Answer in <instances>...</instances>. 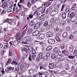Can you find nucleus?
<instances>
[{
	"instance_id": "obj_4",
	"label": "nucleus",
	"mask_w": 77,
	"mask_h": 77,
	"mask_svg": "<svg viewBox=\"0 0 77 77\" xmlns=\"http://www.w3.org/2000/svg\"><path fill=\"white\" fill-rule=\"evenodd\" d=\"M58 12H59V10L57 9H55L52 11L50 15L51 16H53V15L58 14Z\"/></svg>"
},
{
	"instance_id": "obj_18",
	"label": "nucleus",
	"mask_w": 77,
	"mask_h": 77,
	"mask_svg": "<svg viewBox=\"0 0 77 77\" xmlns=\"http://www.w3.org/2000/svg\"><path fill=\"white\" fill-rule=\"evenodd\" d=\"M11 62H12V60H11V58H9L8 59V60L7 61V62L5 63V66L8 65L9 63H11Z\"/></svg>"
},
{
	"instance_id": "obj_33",
	"label": "nucleus",
	"mask_w": 77,
	"mask_h": 77,
	"mask_svg": "<svg viewBox=\"0 0 77 77\" xmlns=\"http://www.w3.org/2000/svg\"><path fill=\"white\" fill-rule=\"evenodd\" d=\"M11 64L12 65H20V64L19 63H17V62H16V61H13L12 63H11Z\"/></svg>"
},
{
	"instance_id": "obj_54",
	"label": "nucleus",
	"mask_w": 77,
	"mask_h": 77,
	"mask_svg": "<svg viewBox=\"0 0 77 77\" xmlns=\"http://www.w3.org/2000/svg\"><path fill=\"white\" fill-rule=\"evenodd\" d=\"M5 50H3L1 51V55L2 56H3L4 55V53H5Z\"/></svg>"
},
{
	"instance_id": "obj_8",
	"label": "nucleus",
	"mask_w": 77,
	"mask_h": 77,
	"mask_svg": "<svg viewBox=\"0 0 77 77\" xmlns=\"http://www.w3.org/2000/svg\"><path fill=\"white\" fill-rule=\"evenodd\" d=\"M27 48H24L23 49V51H24L25 52V53L24 54V56L25 57H27V56H28V52L27 51Z\"/></svg>"
},
{
	"instance_id": "obj_40",
	"label": "nucleus",
	"mask_w": 77,
	"mask_h": 77,
	"mask_svg": "<svg viewBox=\"0 0 77 77\" xmlns=\"http://www.w3.org/2000/svg\"><path fill=\"white\" fill-rule=\"evenodd\" d=\"M48 22L47 21H45L44 23L43 24V26H44L45 27H46V26H48Z\"/></svg>"
},
{
	"instance_id": "obj_5",
	"label": "nucleus",
	"mask_w": 77,
	"mask_h": 77,
	"mask_svg": "<svg viewBox=\"0 0 77 77\" xmlns=\"http://www.w3.org/2000/svg\"><path fill=\"white\" fill-rule=\"evenodd\" d=\"M45 37V35L44 34H40L39 35L37 36V38L38 39H41V40L44 39Z\"/></svg>"
},
{
	"instance_id": "obj_41",
	"label": "nucleus",
	"mask_w": 77,
	"mask_h": 77,
	"mask_svg": "<svg viewBox=\"0 0 77 77\" xmlns=\"http://www.w3.org/2000/svg\"><path fill=\"white\" fill-rule=\"evenodd\" d=\"M32 54H36V51H35V50L34 49H32Z\"/></svg>"
},
{
	"instance_id": "obj_11",
	"label": "nucleus",
	"mask_w": 77,
	"mask_h": 77,
	"mask_svg": "<svg viewBox=\"0 0 77 77\" xmlns=\"http://www.w3.org/2000/svg\"><path fill=\"white\" fill-rule=\"evenodd\" d=\"M46 35L48 37L50 38L53 36V34L51 32L49 31L47 32Z\"/></svg>"
},
{
	"instance_id": "obj_22",
	"label": "nucleus",
	"mask_w": 77,
	"mask_h": 77,
	"mask_svg": "<svg viewBox=\"0 0 77 77\" xmlns=\"http://www.w3.org/2000/svg\"><path fill=\"white\" fill-rule=\"evenodd\" d=\"M35 24V22L33 20H32L29 23V24L30 26H33Z\"/></svg>"
},
{
	"instance_id": "obj_42",
	"label": "nucleus",
	"mask_w": 77,
	"mask_h": 77,
	"mask_svg": "<svg viewBox=\"0 0 77 77\" xmlns=\"http://www.w3.org/2000/svg\"><path fill=\"white\" fill-rule=\"evenodd\" d=\"M36 57V55H32L31 56V58L32 60H35Z\"/></svg>"
},
{
	"instance_id": "obj_2",
	"label": "nucleus",
	"mask_w": 77,
	"mask_h": 77,
	"mask_svg": "<svg viewBox=\"0 0 77 77\" xmlns=\"http://www.w3.org/2000/svg\"><path fill=\"white\" fill-rule=\"evenodd\" d=\"M30 40H31L30 37L29 36H26L23 39V42H22V44H27V42H26L30 41Z\"/></svg>"
},
{
	"instance_id": "obj_56",
	"label": "nucleus",
	"mask_w": 77,
	"mask_h": 77,
	"mask_svg": "<svg viewBox=\"0 0 77 77\" xmlns=\"http://www.w3.org/2000/svg\"><path fill=\"white\" fill-rule=\"evenodd\" d=\"M14 18L15 20H18V19H19L18 16L16 15H15L14 16Z\"/></svg>"
},
{
	"instance_id": "obj_24",
	"label": "nucleus",
	"mask_w": 77,
	"mask_h": 77,
	"mask_svg": "<svg viewBox=\"0 0 77 77\" xmlns=\"http://www.w3.org/2000/svg\"><path fill=\"white\" fill-rule=\"evenodd\" d=\"M46 51H51L52 50V47L51 46H49L46 49Z\"/></svg>"
},
{
	"instance_id": "obj_47",
	"label": "nucleus",
	"mask_w": 77,
	"mask_h": 77,
	"mask_svg": "<svg viewBox=\"0 0 77 77\" xmlns=\"http://www.w3.org/2000/svg\"><path fill=\"white\" fill-rule=\"evenodd\" d=\"M74 56H69L68 57V58L70 59H74Z\"/></svg>"
},
{
	"instance_id": "obj_60",
	"label": "nucleus",
	"mask_w": 77,
	"mask_h": 77,
	"mask_svg": "<svg viewBox=\"0 0 77 77\" xmlns=\"http://www.w3.org/2000/svg\"><path fill=\"white\" fill-rule=\"evenodd\" d=\"M50 11L48 9V8L47 9V10L45 11V13L46 14H48V12Z\"/></svg>"
},
{
	"instance_id": "obj_55",
	"label": "nucleus",
	"mask_w": 77,
	"mask_h": 77,
	"mask_svg": "<svg viewBox=\"0 0 77 77\" xmlns=\"http://www.w3.org/2000/svg\"><path fill=\"white\" fill-rule=\"evenodd\" d=\"M64 5H63L62 7H61V10H60V11H63V8H64Z\"/></svg>"
},
{
	"instance_id": "obj_12",
	"label": "nucleus",
	"mask_w": 77,
	"mask_h": 77,
	"mask_svg": "<svg viewBox=\"0 0 77 77\" xmlns=\"http://www.w3.org/2000/svg\"><path fill=\"white\" fill-rule=\"evenodd\" d=\"M39 34V31L38 30L35 31L34 32H33L32 33V36H36V35H38Z\"/></svg>"
},
{
	"instance_id": "obj_23",
	"label": "nucleus",
	"mask_w": 77,
	"mask_h": 77,
	"mask_svg": "<svg viewBox=\"0 0 77 77\" xmlns=\"http://www.w3.org/2000/svg\"><path fill=\"white\" fill-rule=\"evenodd\" d=\"M51 28H52V25L49 24L46 27V29L48 30H50V29H51Z\"/></svg>"
},
{
	"instance_id": "obj_37",
	"label": "nucleus",
	"mask_w": 77,
	"mask_h": 77,
	"mask_svg": "<svg viewBox=\"0 0 77 77\" xmlns=\"http://www.w3.org/2000/svg\"><path fill=\"white\" fill-rule=\"evenodd\" d=\"M38 56L39 59H43V57H42V54L40 53L38 54Z\"/></svg>"
},
{
	"instance_id": "obj_13",
	"label": "nucleus",
	"mask_w": 77,
	"mask_h": 77,
	"mask_svg": "<svg viewBox=\"0 0 77 77\" xmlns=\"http://www.w3.org/2000/svg\"><path fill=\"white\" fill-rule=\"evenodd\" d=\"M8 5V3L6 2H5L2 4V7L3 9H5V8H7Z\"/></svg>"
},
{
	"instance_id": "obj_21",
	"label": "nucleus",
	"mask_w": 77,
	"mask_h": 77,
	"mask_svg": "<svg viewBox=\"0 0 77 77\" xmlns=\"http://www.w3.org/2000/svg\"><path fill=\"white\" fill-rule=\"evenodd\" d=\"M11 39V37H8L4 39V41L5 42H9V41Z\"/></svg>"
},
{
	"instance_id": "obj_35",
	"label": "nucleus",
	"mask_w": 77,
	"mask_h": 77,
	"mask_svg": "<svg viewBox=\"0 0 77 77\" xmlns=\"http://www.w3.org/2000/svg\"><path fill=\"white\" fill-rule=\"evenodd\" d=\"M33 70L32 69H29L28 71V72L29 74H31V73L33 72Z\"/></svg>"
},
{
	"instance_id": "obj_52",
	"label": "nucleus",
	"mask_w": 77,
	"mask_h": 77,
	"mask_svg": "<svg viewBox=\"0 0 77 77\" xmlns=\"http://www.w3.org/2000/svg\"><path fill=\"white\" fill-rule=\"evenodd\" d=\"M35 60H36V62H39L40 61V60H39V57H37V58Z\"/></svg>"
},
{
	"instance_id": "obj_15",
	"label": "nucleus",
	"mask_w": 77,
	"mask_h": 77,
	"mask_svg": "<svg viewBox=\"0 0 77 77\" xmlns=\"http://www.w3.org/2000/svg\"><path fill=\"white\" fill-rule=\"evenodd\" d=\"M4 46L3 48L4 50L5 49H7L8 48L9 45H8V42H5L4 43Z\"/></svg>"
},
{
	"instance_id": "obj_28",
	"label": "nucleus",
	"mask_w": 77,
	"mask_h": 77,
	"mask_svg": "<svg viewBox=\"0 0 77 77\" xmlns=\"http://www.w3.org/2000/svg\"><path fill=\"white\" fill-rule=\"evenodd\" d=\"M56 66L57 68H61V64L60 63H58L56 64Z\"/></svg>"
},
{
	"instance_id": "obj_25",
	"label": "nucleus",
	"mask_w": 77,
	"mask_h": 77,
	"mask_svg": "<svg viewBox=\"0 0 77 77\" xmlns=\"http://www.w3.org/2000/svg\"><path fill=\"white\" fill-rule=\"evenodd\" d=\"M66 14L65 12H63L62 13V17L63 20L66 18Z\"/></svg>"
},
{
	"instance_id": "obj_48",
	"label": "nucleus",
	"mask_w": 77,
	"mask_h": 77,
	"mask_svg": "<svg viewBox=\"0 0 77 77\" xmlns=\"http://www.w3.org/2000/svg\"><path fill=\"white\" fill-rule=\"evenodd\" d=\"M60 48L63 50V49H64L65 48V46L63 45V44H61L60 46Z\"/></svg>"
},
{
	"instance_id": "obj_58",
	"label": "nucleus",
	"mask_w": 77,
	"mask_h": 77,
	"mask_svg": "<svg viewBox=\"0 0 77 77\" xmlns=\"http://www.w3.org/2000/svg\"><path fill=\"white\" fill-rule=\"evenodd\" d=\"M45 9H46V7H45L43 11L42 12V14H44V13H45Z\"/></svg>"
},
{
	"instance_id": "obj_17",
	"label": "nucleus",
	"mask_w": 77,
	"mask_h": 77,
	"mask_svg": "<svg viewBox=\"0 0 77 77\" xmlns=\"http://www.w3.org/2000/svg\"><path fill=\"white\" fill-rule=\"evenodd\" d=\"M23 66L25 67V68H28L29 66H30V63H23Z\"/></svg>"
},
{
	"instance_id": "obj_29",
	"label": "nucleus",
	"mask_w": 77,
	"mask_h": 77,
	"mask_svg": "<svg viewBox=\"0 0 77 77\" xmlns=\"http://www.w3.org/2000/svg\"><path fill=\"white\" fill-rule=\"evenodd\" d=\"M65 68L66 70H69V65L68 64H66L65 65Z\"/></svg>"
},
{
	"instance_id": "obj_45",
	"label": "nucleus",
	"mask_w": 77,
	"mask_h": 77,
	"mask_svg": "<svg viewBox=\"0 0 77 77\" xmlns=\"http://www.w3.org/2000/svg\"><path fill=\"white\" fill-rule=\"evenodd\" d=\"M54 52L56 53L57 51V48H55L53 50Z\"/></svg>"
},
{
	"instance_id": "obj_44",
	"label": "nucleus",
	"mask_w": 77,
	"mask_h": 77,
	"mask_svg": "<svg viewBox=\"0 0 77 77\" xmlns=\"http://www.w3.org/2000/svg\"><path fill=\"white\" fill-rule=\"evenodd\" d=\"M61 74H65L67 73V72H66V70H63L61 72Z\"/></svg>"
},
{
	"instance_id": "obj_16",
	"label": "nucleus",
	"mask_w": 77,
	"mask_h": 77,
	"mask_svg": "<svg viewBox=\"0 0 77 77\" xmlns=\"http://www.w3.org/2000/svg\"><path fill=\"white\" fill-rule=\"evenodd\" d=\"M54 67V64L53 63H50L49 64V69H53Z\"/></svg>"
},
{
	"instance_id": "obj_20",
	"label": "nucleus",
	"mask_w": 77,
	"mask_h": 77,
	"mask_svg": "<svg viewBox=\"0 0 77 77\" xmlns=\"http://www.w3.org/2000/svg\"><path fill=\"white\" fill-rule=\"evenodd\" d=\"M66 24V21H63L61 22L60 24V25L61 26H65Z\"/></svg>"
},
{
	"instance_id": "obj_39",
	"label": "nucleus",
	"mask_w": 77,
	"mask_h": 77,
	"mask_svg": "<svg viewBox=\"0 0 77 77\" xmlns=\"http://www.w3.org/2000/svg\"><path fill=\"white\" fill-rule=\"evenodd\" d=\"M54 30H55V32H58V31L59 30V28L58 26L55 27L54 28Z\"/></svg>"
},
{
	"instance_id": "obj_26",
	"label": "nucleus",
	"mask_w": 77,
	"mask_h": 77,
	"mask_svg": "<svg viewBox=\"0 0 77 77\" xmlns=\"http://www.w3.org/2000/svg\"><path fill=\"white\" fill-rule=\"evenodd\" d=\"M63 36L64 38L67 37L68 33L66 32H64L63 34Z\"/></svg>"
},
{
	"instance_id": "obj_6",
	"label": "nucleus",
	"mask_w": 77,
	"mask_h": 77,
	"mask_svg": "<svg viewBox=\"0 0 77 77\" xmlns=\"http://www.w3.org/2000/svg\"><path fill=\"white\" fill-rule=\"evenodd\" d=\"M48 42L49 44H55V40L52 38H49L48 39Z\"/></svg>"
},
{
	"instance_id": "obj_49",
	"label": "nucleus",
	"mask_w": 77,
	"mask_h": 77,
	"mask_svg": "<svg viewBox=\"0 0 77 77\" xmlns=\"http://www.w3.org/2000/svg\"><path fill=\"white\" fill-rule=\"evenodd\" d=\"M51 5V2H48L46 4V6L47 7Z\"/></svg>"
},
{
	"instance_id": "obj_61",
	"label": "nucleus",
	"mask_w": 77,
	"mask_h": 77,
	"mask_svg": "<svg viewBox=\"0 0 77 77\" xmlns=\"http://www.w3.org/2000/svg\"><path fill=\"white\" fill-rule=\"evenodd\" d=\"M46 56L48 57L50 56V53L48 52L46 54Z\"/></svg>"
},
{
	"instance_id": "obj_30",
	"label": "nucleus",
	"mask_w": 77,
	"mask_h": 77,
	"mask_svg": "<svg viewBox=\"0 0 77 77\" xmlns=\"http://www.w3.org/2000/svg\"><path fill=\"white\" fill-rule=\"evenodd\" d=\"M62 53L65 55H68V52L67 51L64 50L62 51Z\"/></svg>"
},
{
	"instance_id": "obj_38",
	"label": "nucleus",
	"mask_w": 77,
	"mask_h": 77,
	"mask_svg": "<svg viewBox=\"0 0 77 77\" xmlns=\"http://www.w3.org/2000/svg\"><path fill=\"white\" fill-rule=\"evenodd\" d=\"M55 39L57 41H58V42H60V38H59L58 36H56L55 37Z\"/></svg>"
},
{
	"instance_id": "obj_3",
	"label": "nucleus",
	"mask_w": 77,
	"mask_h": 77,
	"mask_svg": "<svg viewBox=\"0 0 77 77\" xmlns=\"http://www.w3.org/2000/svg\"><path fill=\"white\" fill-rule=\"evenodd\" d=\"M41 24H42V21H40L36 23L34 26V29H39V28L41 26Z\"/></svg>"
},
{
	"instance_id": "obj_36",
	"label": "nucleus",
	"mask_w": 77,
	"mask_h": 77,
	"mask_svg": "<svg viewBox=\"0 0 77 77\" xmlns=\"http://www.w3.org/2000/svg\"><path fill=\"white\" fill-rule=\"evenodd\" d=\"M32 50H33V48H28L27 49V51L28 52H29V53H31V52L32 51Z\"/></svg>"
},
{
	"instance_id": "obj_10",
	"label": "nucleus",
	"mask_w": 77,
	"mask_h": 77,
	"mask_svg": "<svg viewBox=\"0 0 77 77\" xmlns=\"http://www.w3.org/2000/svg\"><path fill=\"white\" fill-rule=\"evenodd\" d=\"M14 69V68L12 67H7L5 69V71L6 72L7 71H13Z\"/></svg>"
},
{
	"instance_id": "obj_63",
	"label": "nucleus",
	"mask_w": 77,
	"mask_h": 77,
	"mask_svg": "<svg viewBox=\"0 0 77 77\" xmlns=\"http://www.w3.org/2000/svg\"><path fill=\"white\" fill-rule=\"evenodd\" d=\"M47 74L44 75L43 76L42 75H41V77H47Z\"/></svg>"
},
{
	"instance_id": "obj_62",
	"label": "nucleus",
	"mask_w": 77,
	"mask_h": 77,
	"mask_svg": "<svg viewBox=\"0 0 77 77\" xmlns=\"http://www.w3.org/2000/svg\"><path fill=\"white\" fill-rule=\"evenodd\" d=\"M70 11V10H69V9H66L65 10V12H69Z\"/></svg>"
},
{
	"instance_id": "obj_50",
	"label": "nucleus",
	"mask_w": 77,
	"mask_h": 77,
	"mask_svg": "<svg viewBox=\"0 0 77 77\" xmlns=\"http://www.w3.org/2000/svg\"><path fill=\"white\" fill-rule=\"evenodd\" d=\"M72 27L73 29H75V28L77 27V25H76V24H74L72 25Z\"/></svg>"
},
{
	"instance_id": "obj_51",
	"label": "nucleus",
	"mask_w": 77,
	"mask_h": 77,
	"mask_svg": "<svg viewBox=\"0 0 77 77\" xmlns=\"http://www.w3.org/2000/svg\"><path fill=\"white\" fill-rule=\"evenodd\" d=\"M62 58V56L60 55H58L57 56V58L58 59H60Z\"/></svg>"
},
{
	"instance_id": "obj_46",
	"label": "nucleus",
	"mask_w": 77,
	"mask_h": 77,
	"mask_svg": "<svg viewBox=\"0 0 77 77\" xmlns=\"http://www.w3.org/2000/svg\"><path fill=\"white\" fill-rule=\"evenodd\" d=\"M36 8H37V7L35 5L33 6L32 7V9L33 11V10H36Z\"/></svg>"
},
{
	"instance_id": "obj_32",
	"label": "nucleus",
	"mask_w": 77,
	"mask_h": 77,
	"mask_svg": "<svg viewBox=\"0 0 77 77\" xmlns=\"http://www.w3.org/2000/svg\"><path fill=\"white\" fill-rule=\"evenodd\" d=\"M51 57L52 59H55V58L56 57V54H55L53 53L51 55Z\"/></svg>"
},
{
	"instance_id": "obj_53",
	"label": "nucleus",
	"mask_w": 77,
	"mask_h": 77,
	"mask_svg": "<svg viewBox=\"0 0 77 77\" xmlns=\"http://www.w3.org/2000/svg\"><path fill=\"white\" fill-rule=\"evenodd\" d=\"M41 31L43 32L44 31V30H45V28L44 27H42L41 28Z\"/></svg>"
},
{
	"instance_id": "obj_1",
	"label": "nucleus",
	"mask_w": 77,
	"mask_h": 77,
	"mask_svg": "<svg viewBox=\"0 0 77 77\" xmlns=\"http://www.w3.org/2000/svg\"><path fill=\"white\" fill-rule=\"evenodd\" d=\"M27 27H26L22 33V34L21 35H20V32H17L15 36V39H16V41H14L13 42V45H17L18 42H20L21 41V39L23 36H24L25 35V33L27 30Z\"/></svg>"
},
{
	"instance_id": "obj_27",
	"label": "nucleus",
	"mask_w": 77,
	"mask_h": 77,
	"mask_svg": "<svg viewBox=\"0 0 77 77\" xmlns=\"http://www.w3.org/2000/svg\"><path fill=\"white\" fill-rule=\"evenodd\" d=\"M29 17H27L26 19L27 20H29V18L30 19H32L33 17V15H32V14H30L28 16Z\"/></svg>"
},
{
	"instance_id": "obj_64",
	"label": "nucleus",
	"mask_w": 77,
	"mask_h": 77,
	"mask_svg": "<svg viewBox=\"0 0 77 77\" xmlns=\"http://www.w3.org/2000/svg\"><path fill=\"white\" fill-rule=\"evenodd\" d=\"M73 53H74L75 54H77V50H75L73 51Z\"/></svg>"
},
{
	"instance_id": "obj_43",
	"label": "nucleus",
	"mask_w": 77,
	"mask_h": 77,
	"mask_svg": "<svg viewBox=\"0 0 77 77\" xmlns=\"http://www.w3.org/2000/svg\"><path fill=\"white\" fill-rule=\"evenodd\" d=\"M20 70V68L19 67H17L15 68V69H14V71H18Z\"/></svg>"
},
{
	"instance_id": "obj_9",
	"label": "nucleus",
	"mask_w": 77,
	"mask_h": 77,
	"mask_svg": "<svg viewBox=\"0 0 77 77\" xmlns=\"http://www.w3.org/2000/svg\"><path fill=\"white\" fill-rule=\"evenodd\" d=\"M12 20H3V23H8L10 24H12Z\"/></svg>"
},
{
	"instance_id": "obj_14",
	"label": "nucleus",
	"mask_w": 77,
	"mask_h": 77,
	"mask_svg": "<svg viewBox=\"0 0 77 77\" xmlns=\"http://www.w3.org/2000/svg\"><path fill=\"white\" fill-rule=\"evenodd\" d=\"M33 32V29L32 28H28L27 31V33L28 35H30Z\"/></svg>"
},
{
	"instance_id": "obj_31",
	"label": "nucleus",
	"mask_w": 77,
	"mask_h": 77,
	"mask_svg": "<svg viewBox=\"0 0 77 77\" xmlns=\"http://www.w3.org/2000/svg\"><path fill=\"white\" fill-rule=\"evenodd\" d=\"M30 1H29L27 3V5L28 8H30L32 6V4L30 3Z\"/></svg>"
},
{
	"instance_id": "obj_57",
	"label": "nucleus",
	"mask_w": 77,
	"mask_h": 77,
	"mask_svg": "<svg viewBox=\"0 0 77 77\" xmlns=\"http://www.w3.org/2000/svg\"><path fill=\"white\" fill-rule=\"evenodd\" d=\"M38 11H39V12H41V11H42L43 10L42 9V8L41 7L40 8H39L38 9Z\"/></svg>"
},
{
	"instance_id": "obj_34",
	"label": "nucleus",
	"mask_w": 77,
	"mask_h": 77,
	"mask_svg": "<svg viewBox=\"0 0 77 77\" xmlns=\"http://www.w3.org/2000/svg\"><path fill=\"white\" fill-rule=\"evenodd\" d=\"M74 16V13L73 12L70 14L69 17L70 18H73Z\"/></svg>"
},
{
	"instance_id": "obj_7",
	"label": "nucleus",
	"mask_w": 77,
	"mask_h": 77,
	"mask_svg": "<svg viewBox=\"0 0 77 77\" xmlns=\"http://www.w3.org/2000/svg\"><path fill=\"white\" fill-rule=\"evenodd\" d=\"M12 6H13V3H12L11 5H10L9 8H7V11L8 12H12Z\"/></svg>"
},
{
	"instance_id": "obj_19",
	"label": "nucleus",
	"mask_w": 77,
	"mask_h": 77,
	"mask_svg": "<svg viewBox=\"0 0 77 77\" xmlns=\"http://www.w3.org/2000/svg\"><path fill=\"white\" fill-rule=\"evenodd\" d=\"M73 48H74V46L72 45H70L69 47V51L70 52H72L73 51Z\"/></svg>"
},
{
	"instance_id": "obj_59",
	"label": "nucleus",
	"mask_w": 77,
	"mask_h": 77,
	"mask_svg": "<svg viewBox=\"0 0 77 77\" xmlns=\"http://www.w3.org/2000/svg\"><path fill=\"white\" fill-rule=\"evenodd\" d=\"M74 38V36L72 35H70L69 36V39H72Z\"/></svg>"
}]
</instances>
